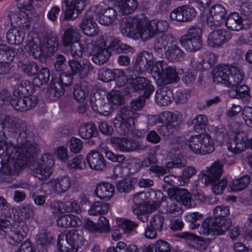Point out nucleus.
<instances>
[{
	"instance_id": "f257e3e1",
	"label": "nucleus",
	"mask_w": 252,
	"mask_h": 252,
	"mask_svg": "<svg viewBox=\"0 0 252 252\" xmlns=\"http://www.w3.org/2000/svg\"><path fill=\"white\" fill-rule=\"evenodd\" d=\"M36 148L30 142H21V146L14 147L0 139V182L10 183L11 175L18 173L28 162L33 160Z\"/></svg>"
},
{
	"instance_id": "f03ea898",
	"label": "nucleus",
	"mask_w": 252,
	"mask_h": 252,
	"mask_svg": "<svg viewBox=\"0 0 252 252\" xmlns=\"http://www.w3.org/2000/svg\"><path fill=\"white\" fill-rule=\"evenodd\" d=\"M168 28V23L162 20H153L145 22L138 18L128 19L126 20L125 27L121 32L125 36L134 39L141 38L145 41L153 38L158 32H162Z\"/></svg>"
},
{
	"instance_id": "7ed1b4c3",
	"label": "nucleus",
	"mask_w": 252,
	"mask_h": 252,
	"mask_svg": "<svg viewBox=\"0 0 252 252\" xmlns=\"http://www.w3.org/2000/svg\"><path fill=\"white\" fill-rule=\"evenodd\" d=\"M217 140L226 142L228 150L234 154H239L248 147L252 150V138L248 140L247 136L237 127H215Z\"/></svg>"
},
{
	"instance_id": "20e7f679",
	"label": "nucleus",
	"mask_w": 252,
	"mask_h": 252,
	"mask_svg": "<svg viewBox=\"0 0 252 252\" xmlns=\"http://www.w3.org/2000/svg\"><path fill=\"white\" fill-rule=\"evenodd\" d=\"M229 214V207L226 205L218 206L213 209L214 218L206 219L202 222L199 233L203 235H221L231 225L226 217Z\"/></svg>"
},
{
	"instance_id": "39448f33",
	"label": "nucleus",
	"mask_w": 252,
	"mask_h": 252,
	"mask_svg": "<svg viewBox=\"0 0 252 252\" xmlns=\"http://www.w3.org/2000/svg\"><path fill=\"white\" fill-rule=\"evenodd\" d=\"M215 83H221L228 87H236L244 79L243 71L236 65L220 64L216 67L213 72Z\"/></svg>"
},
{
	"instance_id": "423d86ee",
	"label": "nucleus",
	"mask_w": 252,
	"mask_h": 252,
	"mask_svg": "<svg viewBox=\"0 0 252 252\" xmlns=\"http://www.w3.org/2000/svg\"><path fill=\"white\" fill-rule=\"evenodd\" d=\"M151 74L159 85L176 82L179 79L175 67L168 66L163 61L156 62L152 67Z\"/></svg>"
},
{
	"instance_id": "0eeeda50",
	"label": "nucleus",
	"mask_w": 252,
	"mask_h": 252,
	"mask_svg": "<svg viewBox=\"0 0 252 252\" xmlns=\"http://www.w3.org/2000/svg\"><path fill=\"white\" fill-rule=\"evenodd\" d=\"M188 142L190 150L197 155L210 154L215 150L214 140L208 133L192 136L189 138Z\"/></svg>"
},
{
	"instance_id": "6e6552de",
	"label": "nucleus",
	"mask_w": 252,
	"mask_h": 252,
	"mask_svg": "<svg viewBox=\"0 0 252 252\" xmlns=\"http://www.w3.org/2000/svg\"><path fill=\"white\" fill-rule=\"evenodd\" d=\"M83 237L77 230L72 229L66 234H61L57 240L59 252H77L82 244Z\"/></svg>"
},
{
	"instance_id": "1a4fd4ad",
	"label": "nucleus",
	"mask_w": 252,
	"mask_h": 252,
	"mask_svg": "<svg viewBox=\"0 0 252 252\" xmlns=\"http://www.w3.org/2000/svg\"><path fill=\"white\" fill-rule=\"evenodd\" d=\"M54 164V160L52 155L45 154L38 161H33L30 164L32 174L40 180H44L49 178L52 173L50 167Z\"/></svg>"
},
{
	"instance_id": "9d476101",
	"label": "nucleus",
	"mask_w": 252,
	"mask_h": 252,
	"mask_svg": "<svg viewBox=\"0 0 252 252\" xmlns=\"http://www.w3.org/2000/svg\"><path fill=\"white\" fill-rule=\"evenodd\" d=\"M226 10L221 4L212 5L207 15V24L212 29L220 27L225 22Z\"/></svg>"
},
{
	"instance_id": "9b49d317",
	"label": "nucleus",
	"mask_w": 252,
	"mask_h": 252,
	"mask_svg": "<svg viewBox=\"0 0 252 252\" xmlns=\"http://www.w3.org/2000/svg\"><path fill=\"white\" fill-rule=\"evenodd\" d=\"M133 92L141 93L145 98H148L154 91L151 82L144 77H136L130 80L129 83Z\"/></svg>"
},
{
	"instance_id": "f8f14e48",
	"label": "nucleus",
	"mask_w": 252,
	"mask_h": 252,
	"mask_svg": "<svg viewBox=\"0 0 252 252\" xmlns=\"http://www.w3.org/2000/svg\"><path fill=\"white\" fill-rule=\"evenodd\" d=\"M86 48L90 55H93L92 61L95 64L102 65L106 63L110 57V51L94 44H88Z\"/></svg>"
},
{
	"instance_id": "ddd939ff",
	"label": "nucleus",
	"mask_w": 252,
	"mask_h": 252,
	"mask_svg": "<svg viewBox=\"0 0 252 252\" xmlns=\"http://www.w3.org/2000/svg\"><path fill=\"white\" fill-rule=\"evenodd\" d=\"M37 97L35 95L29 96H14L11 100V105L16 110L24 112L35 107Z\"/></svg>"
},
{
	"instance_id": "4468645a",
	"label": "nucleus",
	"mask_w": 252,
	"mask_h": 252,
	"mask_svg": "<svg viewBox=\"0 0 252 252\" xmlns=\"http://www.w3.org/2000/svg\"><path fill=\"white\" fill-rule=\"evenodd\" d=\"M137 119L130 107H123L120 110V113L114 119L113 125L114 126H132L135 125Z\"/></svg>"
},
{
	"instance_id": "2eb2a0df",
	"label": "nucleus",
	"mask_w": 252,
	"mask_h": 252,
	"mask_svg": "<svg viewBox=\"0 0 252 252\" xmlns=\"http://www.w3.org/2000/svg\"><path fill=\"white\" fill-rule=\"evenodd\" d=\"M68 64L71 70V73L73 75L78 73L81 78L86 77L93 68L89 60L85 59L82 60L81 63L75 59L69 60Z\"/></svg>"
},
{
	"instance_id": "dca6fc26",
	"label": "nucleus",
	"mask_w": 252,
	"mask_h": 252,
	"mask_svg": "<svg viewBox=\"0 0 252 252\" xmlns=\"http://www.w3.org/2000/svg\"><path fill=\"white\" fill-rule=\"evenodd\" d=\"M231 37L229 32L225 29H219L209 33L207 42L210 46L217 47L228 42Z\"/></svg>"
},
{
	"instance_id": "f3484780",
	"label": "nucleus",
	"mask_w": 252,
	"mask_h": 252,
	"mask_svg": "<svg viewBox=\"0 0 252 252\" xmlns=\"http://www.w3.org/2000/svg\"><path fill=\"white\" fill-rule=\"evenodd\" d=\"M79 27L83 32L89 36L97 35L99 32L94 20V15H91L90 12H87L84 16Z\"/></svg>"
},
{
	"instance_id": "a211bd4d",
	"label": "nucleus",
	"mask_w": 252,
	"mask_h": 252,
	"mask_svg": "<svg viewBox=\"0 0 252 252\" xmlns=\"http://www.w3.org/2000/svg\"><path fill=\"white\" fill-rule=\"evenodd\" d=\"M179 115L169 111H164L159 116H153L149 119V124L151 126L158 123L162 124V126H175L174 124L178 122Z\"/></svg>"
},
{
	"instance_id": "6ab92c4d",
	"label": "nucleus",
	"mask_w": 252,
	"mask_h": 252,
	"mask_svg": "<svg viewBox=\"0 0 252 252\" xmlns=\"http://www.w3.org/2000/svg\"><path fill=\"white\" fill-rule=\"evenodd\" d=\"M71 184L70 177L68 175H64L60 177L51 180L48 183L51 191L57 194L65 192L67 191Z\"/></svg>"
},
{
	"instance_id": "aec40b11",
	"label": "nucleus",
	"mask_w": 252,
	"mask_h": 252,
	"mask_svg": "<svg viewBox=\"0 0 252 252\" xmlns=\"http://www.w3.org/2000/svg\"><path fill=\"white\" fill-rule=\"evenodd\" d=\"M223 172V165L220 161L215 162L209 168L202 171L204 176L206 184H211L212 182L218 180Z\"/></svg>"
},
{
	"instance_id": "412c9836",
	"label": "nucleus",
	"mask_w": 252,
	"mask_h": 252,
	"mask_svg": "<svg viewBox=\"0 0 252 252\" xmlns=\"http://www.w3.org/2000/svg\"><path fill=\"white\" fill-rule=\"evenodd\" d=\"M86 159L90 167L92 169L102 171L106 167V163L104 157L98 151H91L88 154Z\"/></svg>"
},
{
	"instance_id": "4be33fe9",
	"label": "nucleus",
	"mask_w": 252,
	"mask_h": 252,
	"mask_svg": "<svg viewBox=\"0 0 252 252\" xmlns=\"http://www.w3.org/2000/svg\"><path fill=\"white\" fill-rule=\"evenodd\" d=\"M162 86L157 89L155 94V100L158 105L166 106L173 100L174 94L170 89L164 85Z\"/></svg>"
},
{
	"instance_id": "5701e85b",
	"label": "nucleus",
	"mask_w": 252,
	"mask_h": 252,
	"mask_svg": "<svg viewBox=\"0 0 252 252\" xmlns=\"http://www.w3.org/2000/svg\"><path fill=\"white\" fill-rule=\"evenodd\" d=\"M25 50L30 55L32 56L35 59L42 60L47 57L42 50V45H39L36 41L32 37H29L24 48Z\"/></svg>"
},
{
	"instance_id": "b1692460",
	"label": "nucleus",
	"mask_w": 252,
	"mask_h": 252,
	"mask_svg": "<svg viewBox=\"0 0 252 252\" xmlns=\"http://www.w3.org/2000/svg\"><path fill=\"white\" fill-rule=\"evenodd\" d=\"M226 28L232 31H239L244 28V19L237 12L231 13L225 20Z\"/></svg>"
},
{
	"instance_id": "393cba45",
	"label": "nucleus",
	"mask_w": 252,
	"mask_h": 252,
	"mask_svg": "<svg viewBox=\"0 0 252 252\" xmlns=\"http://www.w3.org/2000/svg\"><path fill=\"white\" fill-rule=\"evenodd\" d=\"M153 59V56L150 52L143 51L136 58L135 67L138 68L141 72L151 69L154 63Z\"/></svg>"
},
{
	"instance_id": "a878e982",
	"label": "nucleus",
	"mask_w": 252,
	"mask_h": 252,
	"mask_svg": "<svg viewBox=\"0 0 252 252\" xmlns=\"http://www.w3.org/2000/svg\"><path fill=\"white\" fill-rule=\"evenodd\" d=\"M111 141L122 152L133 151L139 147V143L137 142L126 138L113 137Z\"/></svg>"
},
{
	"instance_id": "bb28decb",
	"label": "nucleus",
	"mask_w": 252,
	"mask_h": 252,
	"mask_svg": "<svg viewBox=\"0 0 252 252\" xmlns=\"http://www.w3.org/2000/svg\"><path fill=\"white\" fill-rule=\"evenodd\" d=\"M54 241L51 232L47 230H42L36 236L37 246L39 251L47 252V248Z\"/></svg>"
},
{
	"instance_id": "cd10ccee",
	"label": "nucleus",
	"mask_w": 252,
	"mask_h": 252,
	"mask_svg": "<svg viewBox=\"0 0 252 252\" xmlns=\"http://www.w3.org/2000/svg\"><path fill=\"white\" fill-rule=\"evenodd\" d=\"M77 41H80L79 33L77 28L71 26L64 30L62 37V43L64 47H68Z\"/></svg>"
},
{
	"instance_id": "c85d7f7f",
	"label": "nucleus",
	"mask_w": 252,
	"mask_h": 252,
	"mask_svg": "<svg viewBox=\"0 0 252 252\" xmlns=\"http://www.w3.org/2000/svg\"><path fill=\"white\" fill-rule=\"evenodd\" d=\"M165 55L169 61L175 62L181 61L184 58L185 53L174 41L165 50Z\"/></svg>"
},
{
	"instance_id": "c756f323",
	"label": "nucleus",
	"mask_w": 252,
	"mask_h": 252,
	"mask_svg": "<svg viewBox=\"0 0 252 252\" xmlns=\"http://www.w3.org/2000/svg\"><path fill=\"white\" fill-rule=\"evenodd\" d=\"M95 191L98 198L108 200L113 196L114 188L109 183L102 182L96 186Z\"/></svg>"
},
{
	"instance_id": "7c9ffc66",
	"label": "nucleus",
	"mask_w": 252,
	"mask_h": 252,
	"mask_svg": "<svg viewBox=\"0 0 252 252\" xmlns=\"http://www.w3.org/2000/svg\"><path fill=\"white\" fill-rule=\"evenodd\" d=\"M59 38L56 33H51L47 36L46 42L41 43L42 50L44 51L45 56L52 55L57 50L59 45Z\"/></svg>"
},
{
	"instance_id": "2f4dec72",
	"label": "nucleus",
	"mask_w": 252,
	"mask_h": 252,
	"mask_svg": "<svg viewBox=\"0 0 252 252\" xmlns=\"http://www.w3.org/2000/svg\"><path fill=\"white\" fill-rule=\"evenodd\" d=\"M81 219L73 215H65L60 217L57 220L59 227L67 228L70 226L77 227L82 224Z\"/></svg>"
},
{
	"instance_id": "473e14b6",
	"label": "nucleus",
	"mask_w": 252,
	"mask_h": 252,
	"mask_svg": "<svg viewBox=\"0 0 252 252\" xmlns=\"http://www.w3.org/2000/svg\"><path fill=\"white\" fill-rule=\"evenodd\" d=\"M18 66L21 71L30 76L37 74L39 70V67L35 62L28 60L20 61Z\"/></svg>"
},
{
	"instance_id": "72a5a7b5",
	"label": "nucleus",
	"mask_w": 252,
	"mask_h": 252,
	"mask_svg": "<svg viewBox=\"0 0 252 252\" xmlns=\"http://www.w3.org/2000/svg\"><path fill=\"white\" fill-rule=\"evenodd\" d=\"M174 41L172 36L164 34L156 39L154 43L155 49L158 54L162 55V52L165 53V50H167L171 43Z\"/></svg>"
},
{
	"instance_id": "f704fd0d",
	"label": "nucleus",
	"mask_w": 252,
	"mask_h": 252,
	"mask_svg": "<svg viewBox=\"0 0 252 252\" xmlns=\"http://www.w3.org/2000/svg\"><path fill=\"white\" fill-rule=\"evenodd\" d=\"M26 236V232L21 228H10L7 232L8 242L12 246L18 245Z\"/></svg>"
},
{
	"instance_id": "c9c22d12",
	"label": "nucleus",
	"mask_w": 252,
	"mask_h": 252,
	"mask_svg": "<svg viewBox=\"0 0 252 252\" xmlns=\"http://www.w3.org/2000/svg\"><path fill=\"white\" fill-rule=\"evenodd\" d=\"M180 43L182 47L189 52H194L198 50L202 46L201 41L189 37L185 35H183L181 37Z\"/></svg>"
},
{
	"instance_id": "e433bc0d",
	"label": "nucleus",
	"mask_w": 252,
	"mask_h": 252,
	"mask_svg": "<svg viewBox=\"0 0 252 252\" xmlns=\"http://www.w3.org/2000/svg\"><path fill=\"white\" fill-rule=\"evenodd\" d=\"M33 84L28 80H24L16 86L13 91L14 96H26V95L33 93Z\"/></svg>"
},
{
	"instance_id": "4c0bfd02",
	"label": "nucleus",
	"mask_w": 252,
	"mask_h": 252,
	"mask_svg": "<svg viewBox=\"0 0 252 252\" xmlns=\"http://www.w3.org/2000/svg\"><path fill=\"white\" fill-rule=\"evenodd\" d=\"M107 49H108L110 52L114 51L116 53L123 52L125 53L130 52L133 53L134 52V49L132 47L122 43L117 38L112 39L110 41L109 45Z\"/></svg>"
},
{
	"instance_id": "58836bf2",
	"label": "nucleus",
	"mask_w": 252,
	"mask_h": 252,
	"mask_svg": "<svg viewBox=\"0 0 252 252\" xmlns=\"http://www.w3.org/2000/svg\"><path fill=\"white\" fill-rule=\"evenodd\" d=\"M229 95L232 98L250 99L249 89L247 85H238L236 87H230Z\"/></svg>"
},
{
	"instance_id": "ea45409f",
	"label": "nucleus",
	"mask_w": 252,
	"mask_h": 252,
	"mask_svg": "<svg viewBox=\"0 0 252 252\" xmlns=\"http://www.w3.org/2000/svg\"><path fill=\"white\" fill-rule=\"evenodd\" d=\"M25 34L22 31L16 29H10L6 33L8 42L12 45H20L23 43Z\"/></svg>"
},
{
	"instance_id": "a19ab883",
	"label": "nucleus",
	"mask_w": 252,
	"mask_h": 252,
	"mask_svg": "<svg viewBox=\"0 0 252 252\" xmlns=\"http://www.w3.org/2000/svg\"><path fill=\"white\" fill-rule=\"evenodd\" d=\"M58 81L57 79H54L50 83L47 93L51 99L58 98L64 94V88L58 83Z\"/></svg>"
},
{
	"instance_id": "79ce46f5",
	"label": "nucleus",
	"mask_w": 252,
	"mask_h": 252,
	"mask_svg": "<svg viewBox=\"0 0 252 252\" xmlns=\"http://www.w3.org/2000/svg\"><path fill=\"white\" fill-rule=\"evenodd\" d=\"M110 204L102 201L94 202L88 210L91 215H99L106 214L109 211Z\"/></svg>"
},
{
	"instance_id": "37998d69",
	"label": "nucleus",
	"mask_w": 252,
	"mask_h": 252,
	"mask_svg": "<svg viewBox=\"0 0 252 252\" xmlns=\"http://www.w3.org/2000/svg\"><path fill=\"white\" fill-rule=\"evenodd\" d=\"M250 181V177L247 175H244L231 181L229 184V187L231 190L234 192L240 191L248 186Z\"/></svg>"
},
{
	"instance_id": "c03bdc74",
	"label": "nucleus",
	"mask_w": 252,
	"mask_h": 252,
	"mask_svg": "<svg viewBox=\"0 0 252 252\" xmlns=\"http://www.w3.org/2000/svg\"><path fill=\"white\" fill-rule=\"evenodd\" d=\"M175 196L177 201L188 207L191 206V194L186 189H177L175 191Z\"/></svg>"
},
{
	"instance_id": "a18cd8bd",
	"label": "nucleus",
	"mask_w": 252,
	"mask_h": 252,
	"mask_svg": "<svg viewBox=\"0 0 252 252\" xmlns=\"http://www.w3.org/2000/svg\"><path fill=\"white\" fill-rule=\"evenodd\" d=\"M88 94V86L86 82H82L74 86L73 95L76 100H84Z\"/></svg>"
},
{
	"instance_id": "49530a36",
	"label": "nucleus",
	"mask_w": 252,
	"mask_h": 252,
	"mask_svg": "<svg viewBox=\"0 0 252 252\" xmlns=\"http://www.w3.org/2000/svg\"><path fill=\"white\" fill-rule=\"evenodd\" d=\"M116 16V11L112 8H108L104 11L102 15L98 17L97 21L102 25L108 26L113 23Z\"/></svg>"
},
{
	"instance_id": "de8ad7c7",
	"label": "nucleus",
	"mask_w": 252,
	"mask_h": 252,
	"mask_svg": "<svg viewBox=\"0 0 252 252\" xmlns=\"http://www.w3.org/2000/svg\"><path fill=\"white\" fill-rule=\"evenodd\" d=\"M34 207L27 204L20 206L17 210V214L21 220L32 218L34 216Z\"/></svg>"
},
{
	"instance_id": "09e8293b",
	"label": "nucleus",
	"mask_w": 252,
	"mask_h": 252,
	"mask_svg": "<svg viewBox=\"0 0 252 252\" xmlns=\"http://www.w3.org/2000/svg\"><path fill=\"white\" fill-rule=\"evenodd\" d=\"M50 76V73L49 69L46 67H42L38 74V76L33 78V85L40 87L46 84L49 80Z\"/></svg>"
},
{
	"instance_id": "8fccbe9b",
	"label": "nucleus",
	"mask_w": 252,
	"mask_h": 252,
	"mask_svg": "<svg viewBox=\"0 0 252 252\" xmlns=\"http://www.w3.org/2000/svg\"><path fill=\"white\" fill-rule=\"evenodd\" d=\"M67 166L68 168L77 170H84L87 165L83 156L79 155L70 160L67 163Z\"/></svg>"
},
{
	"instance_id": "3c124183",
	"label": "nucleus",
	"mask_w": 252,
	"mask_h": 252,
	"mask_svg": "<svg viewBox=\"0 0 252 252\" xmlns=\"http://www.w3.org/2000/svg\"><path fill=\"white\" fill-rule=\"evenodd\" d=\"M203 217V215L199 212H195L188 213L185 216V220L189 223V227L192 229L198 228L200 225L198 222Z\"/></svg>"
},
{
	"instance_id": "603ef678",
	"label": "nucleus",
	"mask_w": 252,
	"mask_h": 252,
	"mask_svg": "<svg viewBox=\"0 0 252 252\" xmlns=\"http://www.w3.org/2000/svg\"><path fill=\"white\" fill-rule=\"evenodd\" d=\"M135 180H122L117 183L116 189L120 192H128L134 189Z\"/></svg>"
},
{
	"instance_id": "864d4df0",
	"label": "nucleus",
	"mask_w": 252,
	"mask_h": 252,
	"mask_svg": "<svg viewBox=\"0 0 252 252\" xmlns=\"http://www.w3.org/2000/svg\"><path fill=\"white\" fill-rule=\"evenodd\" d=\"M116 75L115 71L107 68L103 67L98 71V78L103 82H109L115 78Z\"/></svg>"
},
{
	"instance_id": "5fc2aeb1",
	"label": "nucleus",
	"mask_w": 252,
	"mask_h": 252,
	"mask_svg": "<svg viewBox=\"0 0 252 252\" xmlns=\"http://www.w3.org/2000/svg\"><path fill=\"white\" fill-rule=\"evenodd\" d=\"M107 98L111 104L115 105H121L124 102V96L119 91H112L107 94Z\"/></svg>"
},
{
	"instance_id": "6e6d98bb",
	"label": "nucleus",
	"mask_w": 252,
	"mask_h": 252,
	"mask_svg": "<svg viewBox=\"0 0 252 252\" xmlns=\"http://www.w3.org/2000/svg\"><path fill=\"white\" fill-rule=\"evenodd\" d=\"M0 52V61L10 63L12 62L17 52L12 47L6 46V48Z\"/></svg>"
},
{
	"instance_id": "4d7b16f0",
	"label": "nucleus",
	"mask_w": 252,
	"mask_h": 252,
	"mask_svg": "<svg viewBox=\"0 0 252 252\" xmlns=\"http://www.w3.org/2000/svg\"><path fill=\"white\" fill-rule=\"evenodd\" d=\"M66 8L65 11L64 17L67 20H74L78 17L79 14L83 9L77 7L76 4H65Z\"/></svg>"
},
{
	"instance_id": "13d9d810",
	"label": "nucleus",
	"mask_w": 252,
	"mask_h": 252,
	"mask_svg": "<svg viewBox=\"0 0 252 252\" xmlns=\"http://www.w3.org/2000/svg\"><path fill=\"white\" fill-rule=\"evenodd\" d=\"M19 125H21V124L18 118L2 114L0 115V126H18Z\"/></svg>"
},
{
	"instance_id": "bf43d9fd",
	"label": "nucleus",
	"mask_w": 252,
	"mask_h": 252,
	"mask_svg": "<svg viewBox=\"0 0 252 252\" xmlns=\"http://www.w3.org/2000/svg\"><path fill=\"white\" fill-rule=\"evenodd\" d=\"M78 133L82 138L89 139L96 136L98 131L96 127H79Z\"/></svg>"
},
{
	"instance_id": "052dcab7",
	"label": "nucleus",
	"mask_w": 252,
	"mask_h": 252,
	"mask_svg": "<svg viewBox=\"0 0 252 252\" xmlns=\"http://www.w3.org/2000/svg\"><path fill=\"white\" fill-rule=\"evenodd\" d=\"M164 221V219L162 215L156 214L151 219L149 225L158 232H161L163 229Z\"/></svg>"
},
{
	"instance_id": "680f3d73",
	"label": "nucleus",
	"mask_w": 252,
	"mask_h": 252,
	"mask_svg": "<svg viewBox=\"0 0 252 252\" xmlns=\"http://www.w3.org/2000/svg\"><path fill=\"white\" fill-rule=\"evenodd\" d=\"M211 184H212L211 190L213 193L216 195H220L226 187L227 181L226 179L223 178L220 180L212 182Z\"/></svg>"
},
{
	"instance_id": "e2e57ef3",
	"label": "nucleus",
	"mask_w": 252,
	"mask_h": 252,
	"mask_svg": "<svg viewBox=\"0 0 252 252\" xmlns=\"http://www.w3.org/2000/svg\"><path fill=\"white\" fill-rule=\"evenodd\" d=\"M80 41V40L77 41L69 46L71 54L75 59L81 57L84 50V48Z\"/></svg>"
},
{
	"instance_id": "0e129e2a",
	"label": "nucleus",
	"mask_w": 252,
	"mask_h": 252,
	"mask_svg": "<svg viewBox=\"0 0 252 252\" xmlns=\"http://www.w3.org/2000/svg\"><path fill=\"white\" fill-rule=\"evenodd\" d=\"M185 35L189 37L201 41L202 30L200 27L197 25H193L188 29Z\"/></svg>"
},
{
	"instance_id": "69168bd1",
	"label": "nucleus",
	"mask_w": 252,
	"mask_h": 252,
	"mask_svg": "<svg viewBox=\"0 0 252 252\" xmlns=\"http://www.w3.org/2000/svg\"><path fill=\"white\" fill-rule=\"evenodd\" d=\"M184 22L191 21L196 16V11L194 8L188 5H183Z\"/></svg>"
},
{
	"instance_id": "338daca9",
	"label": "nucleus",
	"mask_w": 252,
	"mask_h": 252,
	"mask_svg": "<svg viewBox=\"0 0 252 252\" xmlns=\"http://www.w3.org/2000/svg\"><path fill=\"white\" fill-rule=\"evenodd\" d=\"M18 18L19 20L17 21V24L20 28L23 30H28L30 29L31 26V21L26 12L22 11Z\"/></svg>"
},
{
	"instance_id": "774afa93",
	"label": "nucleus",
	"mask_w": 252,
	"mask_h": 252,
	"mask_svg": "<svg viewBox=\"0 0 252 252\" xmlns=\"http://www.w3.org/2000/svg\"><path fill=\"white\" fill-rule=\"evenodd\" d=\"M235 43L238 46H252V33L248 32L243 33L237 38Z\"/></svg>"
}]
</instances>
